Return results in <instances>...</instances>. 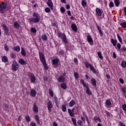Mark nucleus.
I'll return each instance as SVG.
<instances>
[{
    "label": "nucleus",
    "mask_w": 126,
    "mask_h": 126,
    "mask_svg": "<svg viewBox=\"0 0 126 126\" xmlns=\"http://www.w3.org/2000/svg\"><path fill=\"white\" fill-rule=\"evenodd\" d=\"M59 54L61 56H63V55H64V51H63V50H61L59 51Z\"/></svg>",
    "instance_id": "obj_54"
},
{
    "label": "nucleus",
    "mask_w": 126,
    "mask_h": 126,
    "mask_svg": "<svg viewBox=\"0 0 126 126\" xmlns=\"http://www.w3.org/2000/svg\"><path fill=\"white\" fill-rule=\"evenodd\" d=\"M122 108L123 110L124 111H125V112H126V103L122 106Z\"/></svg>",
    "instance_id": "obj_51"
},
{
    "label": "nucleus",
    "mask_w": 126,
    "mask_h": 126,
    "mask_svg": "<svg viewBox=\"0 0 126 126\" xmlns=\"http://www.w3.org/2000/svg\"><path fill=\"white\" fill-rule=\"evenodd\" d=\"M53 126H58V123L56 122H54L53 123Z\"/></svg>",
    "instance_id": "obj_64"
},
{
    "label": "nucleus",
    "mask_w": 126,
    "mask_h": 126,
    "mask_svg": "<svg viewBox=\"0 0 126 126\" xmlns=\"http://www.w3.org/2000/svg\"><path fill=\"white\" fill-rule=\"evenodd\" d=\"M81 3L83 7H85L86 5H87V2H86V0H82Z\"/></svg>",
    "instance_id": "obj_36"
},
{
    "label": "nucleus",
    "mask_w": 126,
    "mask_h": 126,
    "mask_svg": "<svg viewBox=\"0 0 126 126\" xmlns=\"http://www.w3.org/2000/svg\"><path fill=\"white\" fill-rule=\"evenodd\" d=\"M122 52H126V48L123 47L122 48Z\"/></svg>",
    "instance_id": "obj_62"
},
{
    "label": "nucleus",
    "mask_w": 126,
    "mask_h": 126,
    "mask_svg": "<svg viewBox=\"0 0 126 126\" xmlns=\"http://www.w3.org/2000/svg\"><path fill=\"white\" fill-rule=\"evenodd\" d=\"M30 94L32 97H36L37 92H36V90H31Z\"/></svg>",
    "instance_id": "obj_15"
},
{
    "label": "nucleus",
    "mask_w": 126,
    "mask_h": 126,
    "mask_svg": "<svg viewBox=\"0 0 126 126\" xmlns=\"http://www.w3.org/2000/svg\"><path fill=\"white\" fill-rule=\"evenodd\" d=\"M30 126H37V125L36 123H35V122H32L30 124Z\"/></svg>",
    "instance_id": "obj_57"
},
{
    "label": "nucleus",
    "mask_w": 126,
    "mask_h": 126,
    "mask_svg": "<svg viewBox=\"0 0 126 126\" xmlns=\"http://www.w3.org/2000/svg\"><path fill=\"white\" fill-rule=\"evenodd\" d=\"M4 49L5 50V51H6V52H8V51H9V49L8 48V46L5 44L4 45Z\"/></svg>",
    "instance_id": "obj_56"
},
{
    "label": "nucleus",
    "mask_w": 126,
    "mask_h": 126,
    "mask_svg": "<svg viewBox=\"0 0 126 126\" xmlns=\"http://www.w3.org/2000/svg\"><path fill=\"white\" fill-rule=\"evenodd\" d=\"M74 76L76 79H78V78H79V74L76 72L74 73Z\"/></svg>",
    "instance_id": "obj_38"
},
{
    "label": "nucleus",
    "mask_w": 126,
    "mask_h": 126,
    "mask_svg": "<svg viewBox=\"0 0 126 126\" xmlns=\"http://www.w3.org/2000/svg\"><path fill=\"white\" fill-rule=\"evenodd\" d=\"M47 4L51 10H54V5L53 4L52 0H48Z\"/></svg>",
    "instance_id": "obj_11"
},
{
    "label": "nucleus",
    "mask_w": 126,
    "mask_h": 126,
    "mask_svg": "<svg viewBox=\"0 0 126 126\" xmlns=\"http://www.w3.org/2000/svg\"><path fill=\"white\" fill-rule=\"evenodd\" d=\"M80 82L82 84V85H83L84 87H86V86H88V85L86 84L84 82V80L81 79L80 80Z\"/></svg>",
    "instance_id": "obj_37"
},
{
    "label": "nucleus",
    "mask_w": 126,
    "mask_h": 126,
    "mask_svg": "<svg viewBox=\"0 0 126 126\" xmlns=\"http://www.w3.org/2000/svg\"><path fill=\"white\" fill-rule=\"evenodd\" d=\"M113 58H114V59H117V55L116 54V53H115V52H114V53H113Z\"/></svg>",
    "instance_id": "obj_63"
},
{
    "label": "nucleus",
    "mask_w": 126,
    "mask_h": 126,
    "mask_svg": "<svg viewBox=\"0 0 126 126\" xmlns=\"http://www.w3.org/2000/svg\"><path fill=\"white\" fill-rule=\"evenodd\" d=\"M6 8V3L4 2L0 4V13H4L3 10Z\"/></svg>",
    "instance_id": "obj_5"
},
{
    "label": "nucleus",
    "mask_w": 126,
    "mask_h": 126,
    "mask_svg": "<svg viewBox=\"0 0 126 126\" xmlns=\"http://www.w3.org/2000/svg\"><path fill=\"white\" fill-rule=\"evenodd\" d=\"M33 111L35 113H38L39 112V109H38V106H37V103L34 102L33 106Z\"/></svg>",
    "instance_id": "obj_12"
},
{
    "label": "nucleus",
    "mask_w": 126,
    "mask_h": 126,
    "mask_svg": "<svg viewBox=\"0 0 126 126\" xmlns=\"http://www.w3.org/2000/svg\"><path fill=\"white\" fill-rule=\"evenodd\" d=\"M2 26L4 30V35H5L6 36H9L10 33L8 28H7V27L4 24L2 25Z\"/></svg>",
    "instance_id": "obj_6"
},
{
    "label": "nucleus",
    "mask_w": 126,
    "mask_h": 126,
    "mask_svg": "<svg viewBox=\"0 0 126 126\" xmlns=\"http://www.w3.org/2000/svg\"><path fill=\"white\" fill-rule=\"evenodd\" d=\"M122 91H123V92L124 93H126V87H123V88H122Z\"/></svg>",
    "instance_id": "obj_58"
},
{
    "label": "nucleus",
    "mask_w": 126,
    "mask_h": 126,
    "mask_svg": "<svg viewBox=\"0 0 126 126\" xmlns=\"http://www.w3.org/2000/svg\"><path fill=\"white\" fill-rule=\"evenodd\" d=\"M61 88L63 89V90H65V89H66V88H67V86H66V84L63 83L61 84Z\"/></svg>",
    "instance_id": "obj_26"
},
{
    "label": "nucleus",
    "mask_w": 126,
    "mask_h": 126,
    "mask_svg": "<svg viewBox=\"0 0 126 126\" xmlns=\"http://www.w3.org/2000/svg\"><path fill=\"white\" fill-rule=\"evenodd\" d=\"M45 11L47 13H49V12H51V9H50L49 7H46L45 9Z\"/></svg>",
    "instance_id": "obj_47"
},
{
    "label": "nucleus",
    "mask_w": 126,
    "mask_h": 126,
    "mask_svg": "<svg viewBox=\"0 0 126 126\" xmlns=\"http://www.w3.org/2000/svg\"><path fill=\"white\" fill-rule=\"evenodd\" d=\"M62 111L63 112H65L66 111V106L64 104L62 105Z\"/></svg>",
    "instance_id": "obj_42"
},
{
    "label": "nucleus",
    "mask_w": 126,
    "mask_h": 126,
    "mask_svg": "<svg viewBox=\"0 0 126 126\" xmlns=\"http://www.w3.org/2000/svg\"><path fill=\"white\" fill-rule=\"evenodd\" d=\"M68 112L70 117H74V112H73L72 111H71V109H68Z\"/></svg>",
    "instance_id": "obj_22"
},
{
    "label": "nucleus",
    "mask_w": 126,
    "mask_h": 126,
    "mask_svg": "<svg viewBox=\"0 0 126 126\" xmlns=\"http://www.w3.org/2000/svg\"><path fill=\"white\" fill-rule=\"evenodd\" d=\"M117 47L119 50H121V48H122V45L120 43H117Z\"/></svg>",
    "instance_id": "obj_53"
},
{
    "label": "nucleus",
    "mask_w": 126,
    "mask_h": 126,
    "mask_svg": "<svg viewBox=\"0 0 126 126\" xmlns=\"http://www.w3.org/2000/svg\"><path fill=\"white\" fill-rule=\"evenodd\" d=\"M35 120L36 121L37 124H40V117H39V116L36 115L35 116Z\"/></svg>",
    "instance_id": "obj_39"
},
{
    "label": "nucleus",
    "mask_w": 126,
    "mask_h": 126,
    "mask_svg": "<svg viewBox=\"0 0 126 126\" xmlns=\"http://www.w3.org/2000/svg\"><path fill=\"white\" fill-rule=\"evenodd\" d=\"M91 82L94 86H96L97 85L96 80H95L94 78L91 79Z\"/></svg>",
    "instance_id": "obj_23"
},
{
    "label": "nucleus",
    "mask_w": 126,
    "mask_h": 126,
    "mask_svg": "<svg viewBox=\"0 0 126 126\" xmlns=\"http://www.w3.org/2000/svg\"><path fill=\"white\" fill-rule=\"evenodd\" d=\"M19 63L20 64H21V65H26V64H27L26 61L22 59L19 60Z\"/></svg>",
    "instance_id": "obj_16"
},
{
    "label": "nucleus",
    "mask_w": 126,
    "mask_h": 126,
    "mask_svg": "<svg viewBox=\"0 0 126 126\" xmlns=\"http://www.w3.org/2000/svg\"><path fill=\"white\" fill-rule=\"evenodd\" d=\"M87 40L90 44L93 45V38H92V37L90 34H88L87 36Z\"/></svg>",
    "instance_id": "obj_7"
},
{
    "label": "nucleus",
    "mask_w": 126,
    "mask_h": 126,
    "mask_svg": "<svg viewBox=\"0 0 126 126\" xmlns=\"http://www.w3.org/2000/svg\"><path fill=\"white\" fill-rule=\"evenodd\" d=\"M121 26H122V28H126V22H123L120 24Z\"/></svg>",
    "instance_id": "obj_45"
},
{
    "label": "nucleus",
    "mask_w": 126,
    "mask_h": 126,
    "mask_svg": "<svg viewBox=\"0 0 126 126\" xmlns=\"http://www.w3.org/2000/svg\"><path fill=\"white\" fill-rule=\"evenodd\" d=\"M105 112L108 117H111V113H110V112H108L107 111H105Z\"/></svg>",
    "instance_id": "obj_59"
},
{
    "label": "nucleus",
    "mask_w": 126,
    "mask_h": 126,
    "mask_svg": "<svg viewBox=\"0 0 126 126\" xmlns=\"http://www.w3.org/2000/svg\"><path fill=\"white\" fill-rule=\"evenodd\" d=\"M59 62L60 60H59V58H55L52 60V64L54 67H57V65H58Z\"/></svg>",
    "instance_id": "obj_8"
},
{
    "label": "nucleus",
    "mask_w": 126,
    "mask_h": 126,
    "mask_svg": "<svg viewBox=\"0 0 126 126\" xmlns=\"http://www.w3.org/2000/svg\"><path fill=\"white\" fill-rule=\"evenodd\" d=\"M111 42L112 43V44L113 46H114V47H116V46H117L118 41H117V40H115L114 38H112L111 39Z\"/></svg>",
    "instance_id": "obj_20"
},
{
    "label": "nucleus",
    "mask_w": 126,
    "mask_h": 126,
    "mask_svg": "<svg viewBox=\"0 0 126 126\" xmlns=\"http://www.w3.org/2000/svg\"><path fill=\"white\" fill-rule=\"evenodd\" d=\"M66 9H69V8H70V5H69V4H66Z\"/></svg>",
    "instance_id": "obj_61"
},
{
    "label": "nucleus",
    "mask_w": 126,
    "mask_h": 126,
    "mask_svg": "<svg viewBox=\"0 0 126 126\" xmlns=\"http://www.w3.org/2000/svg\"><path fill=\"white\" fill-rule=\"evenodd\" d=\"M64 80H65V78L63 76L60 75L59 78H58L59 82H64Z\"/></svg>",
    "instance_id": "obj_17"
},
{
    "label": "nucleus",
    "mask_w": 126,
    "mask_h": 126,
    "mask_svg": "<svg viewBox=\"0 0 126 126\" xmlns=\"http://www.w3.org/2000/svg\"><path fill=\"white\" fill-rule=\"evenodd\" d=\"M41 38L42 39V40H43V41H47V39H48V37L46 34H42L41 35Z\"/></svg>",
    "instance_id": "obj_32"
},
{
    "label": "nucleus",
    "mask_w": 126,
    "mask_h": 126,
    "mask_svg": "<svg viewBox=\"0 0 126 126\" xmlns=\"http://www.w3.org/2000/svg\"><path fill=\"white\" fill-rule=\"evenodd\" d=\"M58 37L59 38H61L62 39L63 42L66 45L68 44V40H67V38H66V35L64 33L59 32L58 33Z\"/></svg>",
    "instance_id": "obj_3"
},
{
    "label": "nucleus",
    "mask_w": 126,
    "mask_h": 126,
    "mask_svg": "<svg viewBox=\"0 0 126 126\" xmlns=\"http://www.w3.org/2000/svg\"><path fill=\"white\" fill-rule=\"evenodd\" d=\"M97 55L99 59H101V60H103V56H102V53L101 52H98Z\"/></svg>",
    "instance_id": "obj_48"
},
{
    "label": "nucleus",
    "mask_w": 126,
    "mask_h": 126,
    "mask_svg": "<svg viewBox=\"0 0 126 126\" xmlns=\"http://www.w3.org/2000/svg\"><path fill=\"white\" fill-rule=\"evenodd\" d=\"M52 108H53V103L51 100H49L48 102H47V108L49 112H52Z\"/></svg>",
    "instance_id": "obj_9"
},
{
    "label": "nucleus",
    "mask_w": 126,
    "mask_h": 126,
    "mask_svg": "<svg viewBox=\"0 0 126 126\" xmlns=\"http://www.w3.org/2000/svg\"><path fill=\"white\" fill-rule=\"evenodd\" d=\"M105 107L106 108H111V107H112V102H111L110 99H108L106 100Z\"/></svg>",
    "instance_id": "obj_10"
},
{
    "label": "nucleus",
    "mask_w": 126,
    "mask_h": 126,
    "mask_svg": "<svg viewBox=\"0 0 126 126\" xmlns=\"http://www.w3.org/2000/svg\"><path fill=\"white\" fill-rule=\"evenodd\" d=\"M61 12L62 13H64V12H65V9H64V7H62L61 8Z\"/></svg>",
    "instance_id": "obj_49"
},
{
    "label": "nucleus",
    "mask_w": 126,
    "mask_h": 126,
    "mask_svg": "<svg viewBox=\"0 0 126 126\" xmlns=\"http://www.w3.org/2000/svg\"><path fill=\"white\" fill-rule=\"evenodd\" d=\"M32 16L33 18L29 19V21L31 23H38V22H40L41 16L38 13L34 12Z\"/></svg>",
    "instance_id": "obj_1"
},
{
    "label": "nucleus",
    "mask_w": 126,
    "mask_h": 126,
    "mask_svg": "<svg viewBox=\"0 0 126 126\" xmlns=\"http://www.w3.org/2000/svg\"><path fill=\"white\" fill-rule=\"evenodd\" d=\"M71 28L73 31L74 32H77V26L75 24H72L71 25Z\"/></svg>",
    "instance_id": "obj_14"
},
{
    "label": "nucleus",
    "mask_w": 126,
    "mask_h": 126,
    "mask_svg": "<svg viewBox=\"0 0 126 126\" xmlns=\"http://www.w3.org/2000/svg\"><path fill=\"white\" fill-rule=\"evenodd\" d=\"M114 2L113 1H110L109 3V7L112 8L114 7Z\"/></svg>",
    "instance_id": "obj_50"
},
{
    "label": "nucleus",
    "mask_w": 126,
    "mask_h": 126,
    "mask_svg": "<svg viewBox=\"0 0 126 126\" xmlns=\"http://www.w3.org/2000/svg\"><path fill=\"white\" fill-rule=\"evenodd\" d=\"M85 65L86 67H87V68H89V67L90 68L91 67L92 64L91 63H88V62H86L85 63Z\"/></svg>",
    "instance_id": "obj_27"
},
{
    "label": "nucleus",
    "mask_w": 126,
    "mask_h": 126,
    "mask_svg": "<svg viewBox=\"0 0 126 126\" xmlns=\"http://www.w3.org/2000/svg\"><path fill=\"white\" fill-rule=\"evenodd\" d=\"M119 81L121 84H124L125 83V81H124V79L120 78L119 79Z\"/></svg>",
    "instance_id": "obj_52"
},
{
    "label": "nucleus",
    "mask_w": 126,
    "mask_h": 126,
    "mask_svg": "<svg viewBox=\"0 0 126 126\" xmlns=\"http://www.w3.org/2000/svg\"><path fill=\"white\" fill-rule=\"evenodd\" d=\"M117 38L119 41V42L123 44V39H122V37L120 35H119V33H117Z\"/></svg>",
    "instance_id": "obj_35"
},
{
    "label": "nucleus",
    "mask_w": 126,
    "mask_h": 126,
    "mask_svg": "<svg viewBox=\"0 0 126 126\" xmlns=\"http://www.w3.org/2000/svg\"><path fill=\"white\" fill-rule=\"evenodd\" d=\"M95 11L98 16H101L102 15V11L99 8H96Z\"/></svg>",
    "instance_id": "obj_18"
},
{
    "label": "nucleus",
    "mask_w": 126,
    "mask_h": 126,
    "mask_svg": "<svg viewBox=\"0 0 126 126\" xmlns=\"http://www.w3.org/2000/svg\"><path fill=\"white\" fill-rule=\"evenodd\" d=\"M75 105V101L74 100H72L69 102L70 107H73Z\"/></svg>",
    "instance_id": "obj_31"
},
{
    "label": "nucleus",
    "mask_w": 126,
    "mask_h": 126,
    "mask_svg": "<svg viewBox=\"0 0 126 126\" xmlns=\"http://www.w3.org/2000/svg\"><path fill=\"white\" fill-rule=\"evenodd\" d=\"M13 49L16 52H20V46L18 45L14 47Z\"/></svg>",
    "instance_id": "obj_29"
},
{
    "label": "nucleus",
    "mask_w": 126,
    "mask_h": 126,
    "mask_svg": "<svg viewBox=\"0 0 126 126\" xmlns=\"http://www.w3.org/2000/svg\"><path fill=\"white\" fill-rule=\"evenodd\" d=\"M26 121L28 123H30L31 122V118H30V116L29 115H27L25 117Z\"/></svg>",
    "instance_id": "obj_33"
},
{
    "label": "nucleus",
    "mask_w": 126,
    "mask_h": 126,
    "mask_svg": "<svg viewBox=\"0 0 126 126\" xmlns=\"http://www.w3.org/2000/svg\"><path fill=\"white\" fill-rule=\"evenodd\" d=\"M4 108L5 109V110H7V109H8V105L6 104H4Z\"/></svg>",
    "instance_id": "obj_60"
},
{
    "label": "nucleus",
    "mask_w": 126,
    "mask_h": 126,
    "mask_svg": "<svg viewBox=\"0 0 126 126\" xmlns=\"http://www.w3.org/2000/svg\"><path fill=\"white\" fill-rule=\"evenodd\" d=\"M31 31L32 32V33H36L37 32V31L36 30V29L32 28L31 29Z\"/></svg>",
    "instance_id": "obj_55"
},
{
    "label": "nucleus",
    "mask_w": 126,
    "mask_h": 126,
    "mask_svg": "<svg viewBox=\"0 0 126 126\" xmlns=\"http://www.w3.org/2000/svg\"><path fill=\"white\" fill-rule=\"evenodd\" d=\"M77 124L78 126H83V122L81 120H78L77 122Z\"/></svg>",
    "instance_id": "obj_41"
},
{
    "label": "nucleus",
    "mask_w": 126,
    "mask_h": 126,
    "mask_svg": "<svg viewBox=\"0 0 126 126\" xmlns=\"http://www.w3.org/2000/svg\"><path fill=\"white\" fill-rule=\"evenodd\" d=\"M21 50V55L23 56V57H25V56H26V52L25 51V49H24L23 47H22Z\"/></svg>",
    "instance_id": "obj_28"
},
{
    "label": "nucleus",
    "mask_w": 126,
    "mask_h": 126,
    "mask_svg": "<svg viewBox=\"0 0 126 126\" xmlns=\"http://www.w3.org/2000/svg\"><path fill=\"white\" fill-rule=\"evenodd\" d=\"M86 88L87 89L86 90V93L88 95H92V92L90 90V89L89 88V87L88 86H86Z\"/></svg>",
    "instance_id": "obj_19"
},
{
    "label": "nucleus",
    "mask_w": 126,
    "mask_h": 126,
    "mask_svg": "<svg viewBox=\"0 0 126 126\" xmlns=\"http://www.w3.org/2000/svg\"><path fill=\"white\" fill-rule=\"evenodd\" d=\"M49 94L51 97H54V92L51 89H49Z\"/></svg>",
    "instance_id": "obj_46"
},
{
    "label": "nucleus",
    "mask_w": 126,
    "mask_h": 126,
    "mask_svg": "<svg viewBox=\"0 0 126 126\" xmlns=\"http://www.w3.org/2000/svg\"><path fill=\"white\" fill-rule=\"evenodd\" d=\"M10 57L11 59H15V58L16 57V54L12 53L10 54Z\"/></svg>",
    "instance_id": "obj_44"
},
{
    "label": "nucleus",
    "mask_w": 126,
    "mask_h": 126,
    "mask_svg": "<svg viewBox=\"0 0 126 126\" xmlns=\"http://www.w3.org/2000/svg\"><path fill=\"white\" fill-rule=\"evenodd\" d=\"M2 62L3 63H7L8 62V59L7 58V57L4 56L2 57Z\"/></svg>",
    "instance_id": "obj_24"
},
{
    "label": "nucleus",
    "mask_w": 126,
    "mask_h": 126,
    "mask_svg": "<svg viewBox=\"0 0 126 126\" xmlns=\"http://www.w3.org/2000/svg\"><path fill=\"white\" fill-rule=\"evenodd\" d=\"M31 76V80L32 83H34L35 81H36V78L35 77V75L33 73H31L30 74Z\"/></svg>",
    "instance_id": "obj_13"
},
{
    "label": "nucleus",
    "mask_w": 126,
    "mask_h": 126,
    "mask_svg": "<svg viewBox=\"0 0 126 126\" xmlns=\"http://www.w3.org/2000/svg\"><path fill=\"white\" fill-rule=\"evenodd\" d=\"M71 121L74 125L76 126V119L75 118H72Z\"/></svg>",
    "instance_id": "obj_43"
},
{
    "label": "nucleus",
    "mask_w": 126,
    "mask_h": 126,
    "mask_svg": "<svg viewBox=\"0 0 126 126\" xmlns=\"http://www.w3.org/2000/svg\"><path fill=\"white\" fill-rule=\"evenodd\" d=\"M90 70L93 72V73H94V74H96L97 73V70H96V69H95V67L93 66V65H92L90 67Z\"/></svg>",
    "instance_id": "obj_25"
},
{
    "label": "nucleus",
    "mask_w": 126,
    "mask_h": 126,
    "mask_svg": "<svg viewBox=\"0 0 126 126\" xmlns=\"http://www.w3.org/2000/svg\"><path fill=\"white\" fill-rule=\"evenodd\" d=\"M114 2L116 6H119L120 5V1L119 0H114Z\"/></svg>",
    "instance_id": "obj_40"
},
{
    "label": "nucleus",
    "mask_w": 126,
    "mask_h": 126,
    "mask_svg": "<svg viewBox=\"0 0 126 126\" xmlns=\"http://www.w3.org/2000/svg\"><path fill=\"white\" fill-rule=\"evenodd\" d=\"M94 121L95 122V123H97L98 121L99 123H101L102 121H101V119H100V117H97L96 116H95L94 118Z\"/></svg>",
    "instance_id": "obj_21"
},
{
    "label": "nucleus",
    "mask_w": 126,
    "mask_h": 126,
    "mask_svg": "<svg viewBox=\"0 0 126 126\" xmlns=\"http://www.w3.org/2000/svg\"><path fill=\"white\" fill-rule=\"evenodd\" d=\"M14 27L15 28H19V27H20V25H19V24H18L17 22H15L14 23Z\"/></svg>",
    "instance_id": "obj_34"
},
{
    "label": "nucleus",
    "mask_w": 126,
    "mask_h": 126,
    "mask_svg": "<svg viewBox=\"0 0 126 126\" xmlns=\"http://www.w3.org/2000/svg\"><path fill=\"white\" fill-rule=\"evenodd\" d=\"M19 67V64L17 63V62L16 61L14 60L13 62L12 65V69L14 71H16L17 69H18Z\"/></svg>",
    "instance_id": "obj_4"
},
{
    "label": "nucleus",
    "mask_w": 126,
    "mask_h": 126,
    "mask_svg": "<svg viewBox=\"0 0 126 126\" xmlns=\"http://www.w3.org/2000/svg\"><path fill=\"white\" fill-rule=\"evenodd\" d=\"M39 56L40 61L42 63V64L44 68H45V69L47 70L48 65H47V63H46V60L45 59V55H44V54H43V53L39 51Z\"/></svg>",
    "instance_id": "obj_2"
},
{
    "label": "nucleus",
    "mask_w": 126,
    "mask_h": 126,
    "mask_svg": "<svg viewBox=\"0 0 126 126\" xmlns=\"http://www.w3.org/2000/svg\"><path fill=\"white\" fill-rule=\"evenodd\" d=\"M97 28L98 30V32H99L100 36H101V37H102L103 36V32H102V30H101V28H100V27L98 25H97Z\"/></svg>",
    "instance_id": "obj_30"
}]
</instances>
